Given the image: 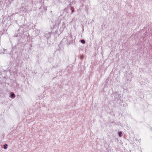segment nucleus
Listing matches in <instances>:
<instances>
[{
    "mask_svg": "<svg viewBox=\"0 0 152 152\" xmlns=\"http://www.w3.org/2000/svg\"><path fill=\"white\" fill-rule=\"evenodd\" d=\"M15 94L13 93L11 94L10 97L12 98H14L15 97Z\"/></svg>",
    "mask_w": 152,
    "mask_h": 152,
    "instance_id": "obj_1",
    "label": "nucleus"
},
{
    "mask_svg": "<svg viewBox=\"0 0 152 152\" xmlns=\"http://www.w3.org/2000/svg\"><path fill=\"white\" fill-rule=\"evenodd\" d=\"M8 145L7 144H6L4 145V149H6L7 148Z\"/></svg>",
    "mask_w": 152,
    "mask_h": 152,
    "instance_id": "obj_2",
    "label": "nucleus"
},
{
    "mask_svg": "<svg viewBox=\"0 0 152 152\" xmlns=\"http://www.w3.org/2000/svg\"><path fill=\"white\" fill-rule=\"evenodd\" d=\"M81 42L83 44H84L85 43V41L84 40H81Z\"/></svg>",
    "mask_w": 152,
    "mask_h": 152,
    "instance_id": "obj_3",
    "label": "nucleus"
},
{
    "mask_svg": "<svg viewBox=\"0 0 152 152\" xmlns=\"http://www.w3.org/2000/svg\"><path fill=\"white\" fill-rule=\"evenodd\" d=\"M122 132H118V134H119V136L120 137H121V134H122Z\"/></svg>",
    "mask_w": 152,
    "mask_h": 152,
    "instance_id": "obj_4",
    "label": "nucleus"
}]
</instances>
